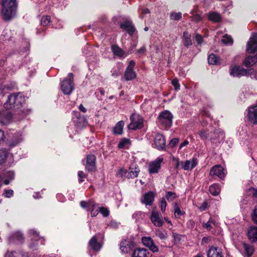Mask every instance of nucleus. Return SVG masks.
I'll return each mask as SVG.
<instances>
[{"mask_svg":"<svg viewBox=\"0 0 257 257\" xmlns=\"http://www.w3.org/2000/svg\"><path fill=\"white\" fill-rule=\"evenodd\" d=\"M111 48L114 55L116 56L121 57L124 55V51L116 45H112Z\"/></svg>","mask_w":257,"mask_h":257,"instance_id":"26","label":"nucleus"},{"mask_svg":"<svg viewBox=\"0 0 257 257\" xmlns=\"http://www.w3.org/2000/svg\"><path fill=\"white\" fill-rule=\"evenodd\" d=\"M207 257H223L222 249L215 246L209 247L207 252Z\"/></svg>","mask_w":257,"mask_h":257,"instance_id":"14","label":"nucleus"},{"mask_svg":"<svg viewBox=\"0 0 257 257\" xmlns=\"http://www.w3.org/2000/svg\"><path fill=\"white\" fill-rule=\"evenodd\" d=\"M208 19L213 22H219L221 21V17L219 13L212 12L208 14Z\"/></svg>","mask_w":257,"mask_h":257,"instance_id":"34","label":"nucleus"},{"mask_svg":"<svg viewBox=\"0 0 257 257\" xmlns=\"http://www.w3.org/2000/svg\"><path fill=\"white\" fill-rule=\"evenodd\" d=\"M200 137L202 140H206L208 138L209 134L208 130L206 129H203L199 131L198 133Z\"/></svg>","mask_w":257,"mask_h":257,"instance_id":"38","label":"nucleus"},{"mask_svg":"<svg viewBox=\"0 0 257 257\" xmlns=\"http://www.w3.org/2000/svg\"><path fill=\"white\" fill-rule=\"evenodd\" d=\"M166 206H167V203L165 200V199L163 198L161 199V202H160V208H161V210L162 211V212H164L165 211Z\"/></svg>","mask_w":257,"mask_h":257,"instance_id":"46","label":"nucleus"},{"mask_svg":"<svg viewBox=\"0 0 257 257\" xmlns=\"http://www.w3.org/2000/svg\"><path fill=\"white\" fill-rule=\"evenodd\" d=\"M23 234L19 231L13 232L9 237L10 244H19L24 242Z\"/></svg>","mask_w":257,"mask_h":257,"instance_id":"13","label":"nucleus"},{"mask_svg":"<svg viewBox=\"0 0 257 257\" xmlns=\"http://www.w3.org/2000/svg\"><path fill=\"white\" fill-rule=\"evenodd\" d=\"M197 159L193 158L192 160L186 161L182 167L185 170H192L197 165Z\"/></svg>","mask_w":257,"mask_h":257,"instance_id":"22","label":"nucleus"},{"mask_svg":"<svg viewBox=\"0 0 257 257\" xmlns=\"http://www.w3.org/2000/svg\"><path fill=\"white\" fill-rule=\"evenodd\" d=\"M15 253V251H8L5 255V257H16Z\"/></svg>","mask_w":257,"mask_h":257,"instance_id":"60","label":"nucleus"},{"mask_svg":"<svg viewBox=\"0 0 257 257\" xmlns=\"http://www.w3.org/2000/svg\"><path fill=\"white\" fill-rule=\"evenodd\" d=\"M183 44L185 47H188L192 45V43L191 40V35L187 32H184L183 33Z\"/></svg>","mask_w":257,"mask_h":257,"instance_id":"31","label":"nucleus"},{"mask_svg":"<svg viewBox=\"0 0 257 257\" xmlns=\"http://www.w3.org/2000/svg\"><path fill=\"white\" fill-rule=\"evenodd\" d=\"M154 192L149 191L144 195L143 197L141 200V202L147 206L152 205L154 200Z\"/></svg>","mask_w":257,"mask_h":257,"instance_id":"17","label":"nucleus"},{"mask_svg":"<svg viewBox=\"0 0 257 257\" xmlns=\"http://www.w3.org/2000/svg\"><path fill=\"white\" fill-rule=\"evenodd\" d=\"M22 141V138L21 136L19 135H17L16 136L14 137L12 139H11L8 142V144L9 146L11 147H14L17 145L19 143H20Z\"/></svg>","mask_w":257,"mask_h":257,"instance_id":"32","label":"nucleus"},{"mask_svg":"<svg viewBox=\"0 0 257 257\" xmlns=\"http://www.w3.org/2000/svg\"><path fill=\"white\" fill-rule=\"evenodd\" d=\"M173 116L169 110L160 112L157 118L158 122L165 129H168L172 125Z\"/></svg>","mask_w":257,"mask_h":257,"instance_id":"4","label":"nucleus"},{"mask_svg":"<svg viewBox=\"0 0 257 257\" xmlns=\"http://www.w3.org/2000/svg\"><path fill=\"white\" fill-rule=\"evenodd\" d=\"M74 77L73 73H69L68 77L60 83V87L63 93L65 95H70L74 89Z\"/></svg>","mask_w":257,"mask_h":257,"instance_id":"5","label":"nucleus"},{"mask_svg":"<svg viewBox=\"0 0 257 257\" xmlns=\"http://www.w3.org/2000/svg\"><path fill=\"white\" fill-rule=\"evenodd\" d=\"M242 246L247 256L250 257L253 254L254 251L253 246L245 243H243Z\"/></svg>","mask_w":257,"mask_h":257,"instance_id":"28","label":"nucleus"},{"mask_svg":"<svg viewBox=\"0 0 257 257\" xmlns=\"http://www.w3.org/2000/svg\"><path fill=\"white\" fill-rule=\"evenodd\" d=\"M209 190L212 195L216 196L219 194L221 189L219 184L215 183L209 187Z\"/></svg>","mask_w":257,"mask_h":257,"instance_id":"30","label":"nucleus"},{"mask_svg":"<svg viewBox=\"0 0 257 257\" xmlns=\"http://www.w3.org/2000/svg\"><path fill=\"white\" fill-rule=\"evenodd\" d=\"M172 84L174 86L175 90H178L180 89V84L178 80L173 79L172 81Z\"/></svg>","mask_w":257,"mask_h":257,"instance_id":"53","label":"nucleus"},{"mask_svg":"<svg viewBox=\"0 0 257 257\" xmlns=\"http://www.w3.org/2000/svg\"><path fill=\"white\" fill-rule=\"evenodd\" d=\"M140 172V170L138 166L135 165L134 167L132 165L130 167L128 171H127L126 177L128 179H134L138 176Z\"/></svg>","mask_w":257,"mask_h":257,"instance_id":"18","label":"nucleus"},{"mask_svg":"<svg viewBox=\"0 0 257 257\" xmlns=\"http://www.w3.org/2000/svg\"><path fill=\"white\" fill-rule=\"evenodd\" d=\"M154 232L155 235L161 240H166L168 237L167 231L165 229L161 230L157 228L155 229Z\"/></svg>","mask_w":257,"mask_h":257,"instance_id":"24","label":"nucleus"},{"mask_svg":"<svg viewBox=\"0 0 257 257\" xmlns=\"http://www.w3.org/2000/svg\"><path fill=\"white\" fill-rule=\"evenodd\" d=\"M154 147L159 150H165L166 148V140L165 137L160 134L156 135L154 138Z\"/></svg>","mask_w":257,"mask_h":257,"instance_id":"9","label":"nucleus"},{"mask_svg":"<svg viewBox=\"0 0 257 257\" xmlns=\"http://www.w3.org/2000/svg\"><path fill=\"white\" fill-rule=\"evenodd\" d=\"M127 170L124 168H122L119 169L118 171L116 172V176L119 178H122L124 175H126Z\"/></svg>","mask_w":257,"mask_h":257,"instance_id":"44","label":"nucleus"},{"mask_svg":"<svg viewBox=\"0 0 257 257\" xmlns=\"http://www.w3.org/2000/svg\"><path fill=\"white\" fill-rule=\"evenodd\" d=\"M209 176L213 179L216 177L223 179L224 178L225 174L223 172V168L221 165L213 166L210 170Z\"/></svg>","mask_w":257,"mask_h":257,"instance_id":"11","label":"nucleus"},{"mask_svg":"<svg viewBox=\"0 0 257 257\" xmlns=\"http://www.w3.org/2000/svg\"><path fill=\"white\" fill-rule=\"evenodd\" d=\"M224 136V134L223 132L219 131H216L214 133H213V134H211L210 139L211 140L215 139V136Z\"/></svg>","mask_w":257,"mask_h":257,"instance_id":"49","label":"nucleus"},{"mask_svg":"<svg viewBox=\"0 0 257 257\" xmlns=\"http://www.w3.org/2000/svg\"><path fill=\"white\" fill-rule=\"evenodd\" d=\"M170 18L172 20L178 21V20H180L182 18V13L180 12L171 13H170Z\"/></svg>","mask_w":257,"mask_h":257,"instance_id":"43","label":"nucleus"},{"mask_svg":"<svg viewBox=\"0 0 257 257\" xmlns=\"http://www.w3.org/2000/svg\"><path fill=\"white\" fill-rule=\"evenodd\" d=\"M163 161V158H158L155 161L151 163L149 167V173L151 174L158 173Z\"/></svg>","mask_w":257,"mask_h":257,"instance_id":"15","label":"nucleus"},{"mask_svg":"<svg viewBox=\"0 0 257 257\" xmlns=\"http://www.w3.org/2000/svg\"><path fill=\"white\" fill-rule=\"evenodd\" d=\"M246 50L248 53H254V56L246 57L244 64L246 67H250L257 62V34H253L250 38L247 44Z\"/></svg>","mask_w":257,"mask_h":257,"instance_id":"1","label":"nucleus"},{"mask_svg":"<svg viewBox=\"0 0 257 257\" xmlns=\"http://www.w3.org/2000/svg\"><path fill=\"white\" fill-rule=\"evenodd\" d=\"M212 224H215V222L210 218L208 222L204 224L203 226L208 230H210L212 228Z\"/></svg>","mask_w":257,"mask_h":257,"instance_id":"45","label":"nucleus"},{"mask_svg":"<svg viewBox=\"0 0 257 257\" xmlns=\"http://www.w3.org/2000/svg\"><path fill=\"white\" fill-rule=\"evenodd\" d=\"M221 41L223 43L225 44L232 45L233 43V40L232 38L227 34L223 36V38L222 39Z\"/></svg>","mask_w":257,"mask_h":257,"instance_id":"40","label":"nucleus"},{"mask_svg":"<svg viewBox=\"0 0 257 257\" xmlns=\"http://www.w3.org/2000/svg\"><path fill=\"white\" fill-rule=\"evenodd\" d=\"M13 115L11 112H7L5 113L1 117L0 121L5 125L10 123L13 120Z\"/></svg>","mask_w":257,"mask_h":257,"instance_id":"23","label":"nucleus"},{"mask_svg":"<svg viewBox=\"0 0 257 257\" xmlns=\"http://www.w3.org/2000/svg\"><path fill=\"white\" fill-rule=\"evenodd\" d=\"M16 0H3L2 13L5 20L12 18L16 15Z\"/></svg>","mask_w":257,"mask_h":257,"instance_id":"3","label":"nucleus"},{"mask_svg":"<svg viewBox=\"0 0 257 257\" xmlns=\"http://www.w3.org/2000/svg\"><path fill=\"white\" fill-rule=\"evenodd\" d=\"M119 248L122 252L124 253H127L130 249V246L128 244V242L126 240L122 241L120 243Z\"/></svg>","mask_w":257,"mask_h":257,"instance_id":"33","label":"nucleus"},{"mask_svg":"<svg viewBox=\"0 0 257 257\" xmlns=\"http://www.w3.org/2000/svg\"><path fill=\"white\" fill-rule=\"evenodd\" d=\"M130 119L131 122L128 125V128L132 130L141 128L143 126V120L140 116L137 114H132Z\"/></svg>","mask_w":257,"mask_h":257,"instance_id":"6","label":"nucleus"},{"mask_svg":"<svg viewBox=\"0 0 257 257\" xmlns=\"http://www.w3.org/2000/svg\"><path fill=\"white\" fill-rule=\"evenodd\" d=\"M174 215L176 218H179L181 216L185 214L184 211L181 210L179 205L177 203H175L174 204Z\"/></svg>","mask_w":257,"mask_h":257,"instance_id":"35","label":"nucleus"},{"mask_svg":"<svg viewBox=\"0 0 257 257\" xmlns=\"http://www.w3.org/2000/svg\"><path fill=\"white\" fill-rule=\"evenodd\" d=\"M2 195L5 198H11L14 195V191L12 189H5Z\"/></svg>","mask_w":257,"mask_h":257,"instance_id":"42","label":"nucleus"},{"mask_svg":"<svg viewBox=\"0 0 257 257\" xmlns=\"http://www.w3.org/2000/svg\"><path fill=\"white\" fill-rule=\"evenodd\" d=\"M80 205L81 207H82L83 208L86 209L88 211L89 210V208L87 206V203L86 201H81L80 203Z\"/></svg>","mask_w":257,"mask_h":257,"instance_id":"57","label":"nucleus"},{"mask_svg":"<svg viewBox=\"0 0 257 257\" xmlns=\"http://www.w3.org/2000/svg\"><path fill=\"white\" fill-rule=\"evenodd\" d=\"M142 241L143 244L153 252H158L159 251L158 247L155 244L153 239L151 237H143Z\"/></svg>","mask_w":257,"mask_h":257,"instance_id":"12","label":"nucleus"},{"mask_svg":"<svg viewBox=\"0 0 257 257\" xmlns=\"http://www.w3.org/2000/svg\"><path fill=\"white\" fill-rule=\"evenodd\" d=\"M124 126V122L122 120L118 121L113 128V133L115 135H121L122 133V130Z\"/></svg>","mask_w":257,"mask_h":257,"instance_id":"27","label":"nucleus"},{"mask_svg":"<svg viewBox=\"0 0 257 257\" xmlns=\"http://www.w3.org/2000/svg\"><path fill=\"white\" fill-rule=\"evenodd\" d=\"M146 51V48L145 47H142L139 49L138 50L137 52L139 54H144Z\"/></svg>","mask_w":257,"mask_h":257,"instance_id":"63","label":"nucleus"},{"mask_svg":"<svg viewBox=\"0 0 257 257\" xmlns=\"http://www.w3.org/2000/svg\"><path fill=\"white\" fill-rule=\"evenodd\" d=\"M173 160L176 162L175 168L176 169H178L179 168V165H180V162H179V159L174 157L173 158Z\"/></svg>","mask_w":257,"mask_h":257,"instance_id":"62","label":"nucleus"},{"mask_svg":"<svg viewBox=\"0 0 257 257\" xmlns=\"http://www.w3.org/2000/svg\"><path fill=\"white\" fill-rule=\"evenodd\" d=\"M250 70H246L239 66H234L230 69V74L233 76L240 77L242 76H248Z\"/></svg>","mask_w":257,"mask_h":257,"instance_id":"8","label":"nucleus"},{"mask_svg":"<svg viewBox=\"0 0 257 257\" xmlns=\"http://www.w3.org/2000/svg\"><path fill=\"white\" fill-rule=\"evenodd\" d=\"M191 14L193 15L191 18L192 20L196 23H197L201 21V17L199 14H196L193 15V12L191 11Z\"/></svg>","mask_w":257,"mask_h":257,"instance_id":"47","label":"nucleus"},{"mask_svg":"<svg viewBox=\"0 0 257 257\" xmlns=\"http://www.w3.org/2000/svg\"><path fill=\"white\" fill-rule=\"evenodd\" d=\"M99 211L104 217H107L109 215V210L106 208L103 207L99 208Z\"/></svg>","mask_w":257,"mask_h":257,"instance_id":"48","label":"nucleus"},{"mask_svg":"<svg viewBox=\"0 0 257 257\" xmlns=\"http://www.w3.org/2000/svg\"><path fill=\"white\" fill-rule=\"evenodd\" d=\"M189 144V142L187 140L184 141L183 143H182L180 146L179 149H181L183 147L186 146Z\"/></svg>","mask_w":257,"mask_h":257,"instance_id":"64","label":"nucleus"},{"mask_svg":"<svg viewBox=\"0 0 257 257\" xmlns=\"http://www.w3.org/2000/svg\"><path fill=\"white\" fill-rule=\"evenodd\" d=\"M89 246L95 251L99 250L101 247V245L97 241L96 236L94 235L89 241Z\"/></svg>","mask_w":257,"mask_h":257,"instance_id":"21","label":"nucleus"},{"mask_svg":"<svg viewBox=\"0 0 257 257\" xmlns=\"http://www.w3.org/2000/svg\"><path fill=\"white\" fill-rule=\"evenodd\" d=\"M179 141V140L178 138H174L172 139L169 143V146L171 148H173L178 143Z\"/></svg>","mask_w":257,"mask_h":257,"instance_id":"51","label":"nucleus"},{"mask_svg":"<svg viewBox=\"0 0 257 257\" xmlns=\"http://www.w3.org/2000/svg\"><path fill=\"white\" fill-rule=\"evenodd\" d=\"M85 169L89 172H93L96 170V157L94 155L89 154L86 156V163L84 164Z\"/></svg>","mask_w":257,"mask_h":257,"instance_id":"7","label":"nucleus"},{"mask_svg":"<svg viewBox=\"0 0 257 257\" xmlns=\"http://www.w3.org/2000/svg\"><path fill=\"white\" fill-rule=\"evenodd\" d=\"M135 62L134 60H131L130 61L129 64L126 69L134 70V68L135 66Z\"/></svg>","mask_w":257,"mask_h":257,"instance_id":"56","label":"nucleus"},{"mask_svg":"<svg viewBox=\"0 0 257 257\" xmlns=\"http://www.w3.org/2000/svg\"><path fill=\"white\" fill-rule=\"evenodd\" d=\"M150 253L146 248H137L134 250L132 257H150Z\"/></svg>","mask_w":257,"mask_h":257,"instance_id":"19","label":"nucleus"},{"mask_svg":"<svg viewBox=\"0 0 257 257\" xmlns=\"http://www.w3.org/2000/svg\"><path fill=\"white\" fill-rule=\"evenodd\" d=\"M25 102V98L22 94L13 93L8 96L7 101L4 103V107L7 109L19 108L22 106Z\"/></svg>","mask_w":257,"mask_h":257,"instance_id":"2","label":"nucleus"},{"mask_svg":"<svg viewBox=\"0 0 257 257\" xmlns=\"http://www.w3.org/2000/svg\"><path fill=\"white\" fill-rule=\"evenodd\" d=\"M51 22V18L49 16H44L41 19V25L43 26H48Z\"/></svg>","mask_w":257,"mask_h":257,"instance_id":"41","label":"nucleus"},{"mask_svg":"<svg viewBox=\"0 0 257 257\" xmlns=\"http://www.w3.org/2000/svg\"><path fill=\"white\" fill-rule=\"evenodd\" d=\"M150 219L152 223L156 227H162L164 224L162 218L160 213L156 209H153L150 216Z\"/></svg>","mask_w":257,"mask_h":257,"instance_id":"10","label":"nucleus"},{"mask_svg":"<svg viewBox=\"0 0 257 257\" xmlns=\"http://www.w3.org/2000/svg\"><path fill=\"white\" fill-rule=\"evenodd\" d=\"M177 197V195L175 192L171 191L166 192V198L169 202L173 201Z\"/></svg>","mask_w":257,"mask_h":257,"instance_id":"37","label":"nucleus"},{"mask_svg":"<svg viewBox=\"0 0 257 257\" xmlns=\"http://www.w3.org/2000/svg\"><path fill=\"white\" fill-rule=\"evenodd\" d=\"M253 220L257 223V208L254 210L252 216Z\"/></svg>","mask_w":257,"mask_h":257,"instance_id":"59","label":"nucleus"},{"mask_svg":"<svg viewBox=\"0 0 257 257\" xmlns=\"http://www.w3.org/2000/svg\"><path fill=\"white\" fill-rule=\"evenodd\" d=\"M8 151L5 149H0V165L4 163L8 157Z\"/></svg>","mask_w":257,"mask_h":257,"instance_id":"36","label":"nucleus"},{"mask_svg":"<svg viewBox=\"0 0 257 257\" xmlns=\"http://www.w3.org/2000/svg\"><path fill=\"white\" fill-rule=\"evenodd\" d=\"M130 143V140L126 138H123L120 141L118 144V148L119 149L124 148L127 145Z\"/></svg>","mask_w":257,"mask_h":257,"instance_id":"39","label":"nucleus"},{"mask_svg":"<svg viewBox=\"0 0 257 257\" xmlns=\"http://www.w3.org/2000/svg\"><path fill=\"white\" fill-rule=\"evenodd\" d=\"M136 73L133 70L126 69L123 77L125 80L130 81L136 78Z\"/></svg>","mask_w":257,"mask_h":257,"instance_id":"25","label":"nucleus"},{"mask_svg":"<svg viewBox=\"0 0 257 257\" xmlns=\"http://www.w3.org/2000/svg\"><path fill=\"white\" fill-rule=\"evenodd\" d=\"M207 208V203L204 201L200 206L199 209L201 211H205Z\"/></svg>","mask_w":257,"mask_h":257,"instance_id":"58","label":"nucleus"},{"mask_svg":"<svg viewBox=\"0 0 257 257\" xmlns=\"http://www.w3.org/2000/svg\"><path fill=\"white\" fill-rule=\"evenodd\" d=\"M195 40L197 42L198 45H201L203 41V39L202 36L200 34H196L195 36Z\"/></svg>","mask_w":257,"mask_h":257,"instance_id":"50","label":"nucleus"},{"mask_svg":"<svg viewBox=\"0 0 257 257\" xmlns=\"http://www.w3.org/2000/svg\"><path fill=\"white\" fill-rule=\"evenodd\" d=\"M248 238L251 242L257 241V227L251 226L247 231Z\"/></svg>","mask_w":257,"mask_h":257,"instance_id":"20","label":"nucleus"},{"mask_svg":"<svg viewBox=\"0 0 257 257\" xmlns=\"http://www.w3.org/2000/svg\"><path fill=\"white\" fill-rule=\"evenodd\" d=\"M78 176L80 178V179H79V182L80 183L82 182L83 181V180L82 179L86 177V175L83 171H79L78 172Z\"/></svg>","mask_w":257,"mask_h":257,"instance_id":"55","label":"nucleus"},{"mask_svg":"<svg viewBox=\"0 0 257 257\" xmlns=\"http://www.w3.org/2000/svg\"><path fill=\"white\" fill-rule=\"evenodd\" d=\"M87 206H88L89 208V207H91L93 208L92 209H94V208L95 207V204L93 200H89V201L87 202Z\"/></svg>","mask_w":257,"mask_h":257,"instance_id":"61","label":"nucleus"},{"mask_svg":"<svg viewBox=\"0 0 257 257\" xmlns=\"http://www.w3.org/2000/svg\"><path fill=\"white\" fill-rule=\"evenodd\" d=\"M32 109L29 108H23L22 111V116L24 117L31 112Z\"/></svg>","mask_w":257,"mask_h":257,"instance_id":"52","label":"nucleus"},{"mask_svg":"<svg viewBox=\"0 0 257 257\" xmlns=\"http://www.w3.org/2000/svg\"><path fill=\"white\" fill-rule=\"evenodd\" d=\"M248 192L249 194H252L253 197H257V188L253 187L250 188L248 190Z\"/></svg>","mask_w":257,"mask_h":257,"instance_id":"54","label":"nucleus"},{"mask_svg":"<svg viewBox=\"0 0 257 257\" xmlns=\"http://www.w3.org/2000/svg\"><path fill=\"white\" fill-rule=\"evenodd\" d=\"M120 28L126 31L130 36H133L136 29L132 22L126 21L122 23L120 25Z\"/></svg>","mask_w":257,"mask_h":257,"instance_id":"16","label":"nucleus"},{"mask_svg":"<svg viewBox=\"0 0 257 257\" xmlns=\"http://www.w3.org/2000/svg\"><path fill=\"white\" fill-rule=\"evenodd\" d=\"M208 61L211 65H218L220 63V58L214 54H211L208 56Z\"/></svg>","mask_w":257,"mask_h":257,"instance_id":"29","label":"nucleus"}]
</instances>
